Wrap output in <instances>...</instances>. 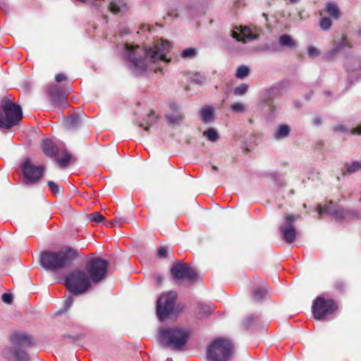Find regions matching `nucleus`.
Listing matches in <instances>:
<instances>
[{
  "mask_svg": "<svg viewBox=\"0 0 361 361\" xmlns=\"http://www.w3.org/2000/svg\"><path fill=\"white\" fill-rule=\"evenodd\" d=\"M47 92L54 104L61 108H65L67 106L66 95L59 86L52 85L49 87Z\"/></svg>",
  "mask_w": 361,
  "mask_h": 361,
  "instance_id": "nucleus-15",
  "label": "nucleus"
},
{
  "mask_svg": "<svg viewBox=\"0 0 361 361\" xmlns=\"http://www.w3.org/2000/svg\"><path fill=\"white\" fill-rule=\"evenodd\" d=\"M350 63H356L359 67H360V61L357 59H349L346 63H345V67L347 68V70L348 71H356L357 69H358V68H351L350 67Z\"/></svg>",
  "mask_w": 361,
  "mask_h": 361,
  "instance_id": "nucleus-38",
  "label": "nucleus"
},
{
  "mask_svg": "<svg viewBox=\"0 0 361 361\" xmlns=\"http://www.w3.org/2000/svg\"><path fill=\"white\" fill-rule=\"evenodd\" d=\"M350 46V44L345 37H342L337 41L334 42V48L332 49V54H335L336 52L343 49L345 47Z\"/></svg>",
  "mask_w": 361,
  "mask_h": 361,
  "instance_id": "nucleus-23",
  "label": "nucleus"
},
{
  "mask_svg": "<svg viewBox=\"0 0 361 361\" xmlns=\"http://www.w3.org/2000/svg\"><path fill=\"white\" fill-rule=\"evenodd\" d=\"M360 201H361V199L360 200Z\"/></svg>",
  "mask_w": 361,
  "mask_h": 361,
  "instance_id": "nucleus-52",
  "label": "nucleus"
},
{
  "mask_svg": "<svg viewBox=\"0 0 361 361\" xmlns=\"http://www.w3.org/2000/svg\"><path fill=\"white\" fill-rule=\"evenodd\" d=\"M72 249L59 252H44L40 255V264L47 270H56L68 266L75 257Z\"/></svg>",
  "mask_w": 361,
  "mask_h": 361,
  "instance_id": "nucleus-3",
  "label": "nucleus"
},
{
  "mask_svg": "<svg viewBox=\"0 0 361 361\" xmlns=\"http://www.w3.org/2000/svg\"><path fill=\"white\" fill-rule=\"evenodd\" d=\"M350 133L352 134L361 135V124L360 126H358L357 127L355 128H352L350 130Z\"/></svg>",
  "mask_w": 361,
  "mask_h": 361,
  "instance_id": "nucleus-47",
  "label": "nucleus"
},
{
  "mask_svg": "<svg viewBox=\"0 0 361 361\" xmlns=\"http://www.w3.org/2000/svg\"><path fill=\"white\" fill-rule=\"evenodd\" d=\"M200 114L202 121L205 123H210L214 120V109L211 106H203L200 109Z\"/></svg>",
  "mask_w": 361,
  "mask_h": 361,
  "instance_id": "nucleus-21",
  "label": "nucleus"
},
{
  "mask_svg": "<svg viewBox=\"0 0 361 361\" xmlns=\"http://www.w3.org/2000/svg\"><path fill=\"white\" fill-rule=\"evenodd\" d=\"M333 202L331 201L327 204L324 206L318 205L317 212L319 217L321 218L324 214H331L335 216L336 219L341 218L343 216V212L341 211L336 210L333 207Z\"/></svg>",
  "mask_w": 361,
  "mask_h": 361,
  "instance_id": "nucleus-17",
  "label": "nucleus"
},
{
  "mask_svg": "<svg viewBox=\"0 0 361 361\" xmlns=\"http://www.w3.org/2000/svg\"><path fill=\"white\" fill-rule=\"evenodd\" d=\"M156 121L157 117L154 115V112L152 111L147 116V120H145L143 122H141L139 126L140 127L143 128L145 130H148L152 123H155Z\"/></svg>",
  "mask_w": 361,
  "mask_h": 361,
  "instance_id": "nucleus-25",
  "label": "nucleus"
},
{
  "mask_svg": "<svg viewBox=\"0 0 361 361\" xmlns=\"http://www.w3.org/2000/svg\"><path fill=\"white\" fill-rule=\"evenodd\" d=\"M183 118V114L176 105L172 104L170 106V111L166 115V118L169 123L179 124Z\"/></svg>",
  "mask_w": 361,
  "mask_h": 361,
  "instance_id": "nucleus-16",
  "label": "nucleus"
},
{
  "mask_svg": "<svg viewBox=\"0 0 361 361\" xmlns=\"http://www.w3.org/2000/svg\"><path fill=\"white\" fill-rule=\"evenodd\" d=\"M288 1H289V2H290V4H296V3H298L300 0H288Z\"/></svg>",
  "mask_w": 361,
  "mask_h": 361,
  "instance_id": "nucleus-49",
  "label": "nucleus"
},
{
  "mask_svg": "<svg viewBox=\"0 0 361 361\" xmlns=\"http://www.w3.org/2000/svg\"><path fill=\"white\" fill-rule=\"evenodd\" d=\"M279 44L282 47H293L295 45L294 40L287 35H283L279 38Z\"/></svg>",
  "mask_w": 361,
  "mask_h": 361,
  "instance_id": "nucleus-26",
  "label": "nucleus"
},
{
  "mask_svg": "<svg viewBox=\"0 0 361 361\" xmlns=\"http://www.w3.org/2000/svg\"><path fill=\"white\" fill-rule=\"evenodd\" d=\"M290 128L287 125H281L279 126L274 136L276 139H282L288 135Z\"/></svg>",
  "mask_w": 361,
  "mask_h": 361,
  "instance_id": "nucleus-24",
  "label": "nucleus"
},
{
  "mask_svg": "<svg viewBox=\"0 0 361 361\" xmlns=\"http://www.w3.org/2000/svg\"><path fill=\"white\" fill-rule=\"evenodd\" d=\"M79 117L73 114L66 119L65 126L67 128H73L76 127L79 124Z\"/></svg>",
  "mask_w": 361,
  "mask_h": 361,
  "instance_id": "nucleus-27",
  "label": "nucleus"
},
{
  "mask_svg": "<svg viewBox=\"0 0 361 361\" xmlns=\"http://www.w3.org/2000/svg\"><path fill=\"white\" fill-rule=\"evenodd\" d=\"M171 274L176 279L193 280L196 277L195 271L184 263L173 265L171 269Z\"/></svg>",
  "mask_w": 361,
  "mask_h": 361,
  "instance_id": "nucleus-13",
  "label": "nucleus"
},
{
  "mask_svg": "<svg viewBox=\"0 0 361 361\" xmlns=\"http://www.w3.org/2000/svg\"><path fill=\"white\" fill-rule=\"evenodd\" d=\"M166 361H173L171 359L168 358Z\"/></svg>",
  "mask_w": 361,
  "mask_h": 361,
  "instance_id": "nucleus-51",
  "label": "nucleus"
},
{
  "mask_svg": "<svg viewBox=\"0 0 361 361\" xmlns=\"http://www.w3.org/2000/svg\"><path fill=\"white\" fill-rule=\"evenodd\" d=\"M168 253V248L166 247H161L158 250V255L160 257H166Z\"/></svg>",
  "mask_w": 361,
  "mask_h": 361,
  "instance_id": "nucleus-44",
  "label": "nucleus"
},
{
  "mask_svg": "<svg viewBox=\"0 0 361 361\" xmlns=\"http://www.w3.org/2000/svg\"><path fill=\"white\" fill-rule=\"evenodd\" d=\"M71 159V154L65 151L64 153L62 154L61 157L57 159V161L61 167H65L69 164Z\"/></svg>",
  "mask_w": 361,
  "mask_h": 361,
  "instance_id": "nucleus-31",
  "label": "nucleus"
},
{
  "mask_svg": "<svg viewBox=\"0 0 361 361\" xmlns=\"http://www.w3.org/2000/svg\"><path fill=\"white\" fill-rule=\"evenodd\" d=\"M332 22L330 18L324 17L322 18L319 23L320 28L323 30H328L331 27Z\"/></svg>",
  "mask_w": 361,
  "mask_h": 361,
  "instance_id": "nucleus-33",
  "label": "nucleus"
},
{
  "mask_svg": "<svg viewBox=\"0 0 361 361\" xmlns=\"http://www.w3.org/2000/svg\"><path fill=\"white\" fill-rule=\"evenodd\" d=\"M197 51L195 48L190 47L184 49L181 52V57L185 59H193L197 56Z\"/></svg>",
  "mask_w": 361,
  "mask_h": 361,
  "instance_id": "nucleus-28",
  "label": "nucleus"
},
{
  "mask_svg": "<svg viewBox=\"0 0 361 361\" xmlns=\"http://www.w3.org/2000/svg\"><path fill=\"white\" fill-rule=\"evenodd\" d=\"M233 353V346L229 340L218 338L207 348V356L211 361H228Z\"/></svg>",
  "mask_w": 361,
  "mask_h": 361,
  "instance_id": "nucleus-5",
  "label": "nucleus"
},
{
  "mask_svg": "<svg viewBox=\"0 0 361 361\" xmlns=\"http://www.w3.org/2000/svg\"><path fill=\"white\" fill-rule=\"evenodd\" d=\"M2 300L6 304H11L13 301V295L8 293L2 295Z\"/></svg>",
  "mask_w": 361,
  "mask_h": 361,
  "instance_id": "nucleus-43",
  "label": "nucleus"
},
{
  "mask_svg": "<svg viewBox=\"0 0 361 361\" xmlns=\"http://www.w3.org/2000/svg\"><path fill=\"white\" fill-rule=\"evenodd\" d=\"M231 36L238 42L244 44L258 37V33L255 30H251L247 26H235L231 31Z\"/></svg>",
  "mask_w": 361,
  "mask_h": 361,
  "instance_id": "nucleus-11",
  "label": "nucleus"
},
{
  "mask_svg": "<svg viewBox=\"0 0 361 361\" xmlns=\"http://www.w3.org/2000/svg\"><path fill=\"white\" fill-rule=\"evenodd\" d=\"M107 268V262L101 258H95L90 260L86 266L89 277L94 283H98L105 278Z\"/></svg>",
  "mask_w": 361,
  "mask_h": 361,
  "instance_id": "nucleus-7",
  "label": "nucleus"
},
{
  "mask_svg": "<svg viewBox=\"0 0 361 361\" xmlns=\"http://www.w3.org/2000/svg\"><path fill=\"white\" fill-rule=\"evenodd\" d=\"M199 307L201 310H202L203 313L206 315H209L212 312V309L210 306L206 305H200Z\"/></svg>",
  "mask_w": 361,
  "mask_h": 361,
  "instance_id": "nucleus-41",
  "label": "nucleus"
},
{
  "mask_svg": "<svg viewBox=\"0 0 361 361\" xmlns=\"http://www.w3.org/2000/svg\"><path fill=\"white\" fill-rule=\"evenodd\" d=\"M285 224L281 227L280 231L282 234L283 239L288 243H293L296 237V230L293 223L300 218L299 215H286Z\"/></svg>",
  "mask_w": 361,
  "mask_h": 361,
  "instance_id": "nucleus-12",
  "label": "nucleus"
},
{
  "mask_svg": "<svg viewBox=\"0 0 361 361\" xmlns=\"http://www.w3.org/2000/svg\"><path fill=\"white\" fill-rule=\"evenodd\" d=\"M89 219L91 221L102 222L104 217L99 212H94L89 215Z\"/></svg>",
  "mask_w": 361,
  "mask_h": 361,
  "instance_id": "nucleus-37",
  "label": "nucleus"
},
{
  "mask_svg": "<svg viewBox=\"0 0 361 361\" xmlns=\"http://www.w3.org/2000/svg\"><path fill=\"white\" fill-rule=\"evenodd\" d=\"M231 109L235 113H243L245 111V106L243 103L236 102L231 106Z\"/></svg>",
  "mask_w": 361,
  "mask_h": 361,
  "instance_id": "nucleus-36",
  "label": "nucleus"
},
{
  "mask_svg": "<svg viewBox=\"0 0 361 361\" xmlns=\"http://www.w3.org/2000/svg\"><path fill=\"white\" fill-rule=\"evenodd\" d=\"M248 85L243 83L234 88L233 92L236 95H243L245 94L248 90Z\"/></svg>",
  "mask_w": 361,
  "mask_h": 361,
  "instance_id": "nucleus-34",
  "label": "nucleus"
},
{
  "mask_svg": "<svg viewBox=\"0 0 361 361\" xmlns=\"http://www.w3.org/2000/svg\"><path fill=\"white\" fill-rule=\"evenodd\" d=\"M73 298L72 297H68L65 302V307L68 310L73 304Z\"/></svg>",
  "mask_w": 361,
  "mask_h": 361,
  "instance_id": "nucleus-46",
  "label": "nucleus"
},
{
  "mask_svg": "<svg viewBox=\"0 0 361 361\" xmlns=\"http://www.w3.org/2000/svg\"><path fill=\"white\" fill-rule=\"evenodd\" d=\"M110 11L114 14H117L121 11L120 7L116 4V2L111 1L110 4Z\"/></svg>",
  "mask_w": 361,
  "mask_h": 361,
  "instance_id": "nucleus-42",
  "label": "nucleus"
},
{
  "mask_svg": "<svg viewBox=\"0 0 361 361\" xmlns=\"http://www.w3.org/2000/svg\"><path fill=\"white\" fill-rule=\"evenodd\" d=\"M157 69H158V70H159V71H161V70L160 68H157L154 69V72H157Z\"/></svg>",
  "mask_w": 361,
  "mask_h": 361,
  "instance_id": "nucleus-50",
  "label": "nucleus"
},
{
  "mask_svg": "<svg viewBox=\"0 0 361 361\" xmlns=\"http://www.w3.org/2000/svg\"><path fill=\"white\" fill-rule=\"evenodd\" d=\"M11 342L16 346H29L32 344L31 338L24 333H14L11 336Z\"/></svg>",
  "mask_w": 361,
  "mask_h": 361,
  "instance_id": "nucleus-18",
  "label": "nucleus"
},
{
  "mask_svg": "<svg viewBox=\"0 0 361 361\" xmlns=\"http://www.w3.org/2000/svg\"><path fill=\"white\" fill-rule=\"evenodd\" d=\"M258 321V317L256 316V315H250L248 316L245 321V326L246 327H249L252 324H255V322H257Z\"/></svg>",
  "mask_w": 361,
  "mask_h": 361,
  "instance_id": "nucleus-39",
  "label": "nucleus"
},
{
  "mask_svg": "<svg viewBox=\"0 0 361 361\" xmlns=\"http://www.w3.org/2000/svg\"><path fill=\"white\" fill-rule=\"evenodd\" d=\"M325 12L334 19H338L340 16V11L338 6L333 2H329L325 5Z\"/></svg>",
  "mask_w": 361,
  "mask_h": 361,
  "instance_id": "nucleus-22",
  "label": "nucleus"
},
{
  "mask_svg": "<svg viewBox=\"0 0 361 361\" xmlns=\"http://www.w3.org/2000/svg\"><path fill=\"white\" fill-rule=\"evenodd\" d=\"M250 73V68L245 65L240 66L235 73V76L238 78L243 79L244 78L247 77Z\"/></svg>",
  "mask_w": 361,
  "mask_h": 361,
  "instance_id": "nucleus-29",
  "label": "nucleus"
},
{
  "mask_svg": "<svg viewBox=\"0 0 361 361\" xmlns=\"http://www.w3.org/2000/svg\"><path fill=\"white\" fill-rule=\"evenodd\" d=\"M307 54L309 57L314 59L320 55V51L314 46H309L307 48Z\"/></svg>",
  "mask_w": 361,
  "mask_h": 361,
  "instance_id": "nucleus-35",
  "label": "nucleus"
},
{
  "mask_svg": "<svg viewBox=\"0 0 361 361\" xmlns=\"http://www.w3.org/2000/svg\"><path fill=\"white\" fill-rule=\"evenodd\" d=\"M47 92L54 104L61 108H65L67 106L66 95L59 86L52 85L49 87Z\"/></svg>",
  "mask_w": 361,
  "mask_h": 361,
  "instance_id": "nucleus-14",
  "label": "nucleus"
},
{
  "mask_svg": "<svg viewBox=\"0 0 361 361\" xmlns=\"http://www.w3.org/2000/svg\"><path fill=\"white\" fill-rule=\"evenodd\" d=\"M48 185H49V188L50 190L54 194L56 195V194H58L60 192L59 186L56 183L50 180V181L48 182Z\"/></svg>",
  "mask_w": 361,
  "mask_h": 361,
  "instance_id": "nucleus-40",
  "label": "nucleus"
},
{
  "mask_svg": "<svg viewBox=\"0 0 361 361\" xmlns=\"http://www.w3.org/2000/svg\"><path fill=\"white\" fill-rule=\"evenodd\" d=\"M171 48V42L164 39L157 41L149 48L126 44L124 56L129 62L130 69L135 74H142L148 69L153 70L152 63L169 62L170 59L166 58V55Z\"/></svg>",
  "mask_w": 361,
  "mask_h": 361,
  "instance_id": "nucleus-1",
  "label": "nucleus"
},
{
  "mask_svg": "<svg viewBox=\"0 0 361 361\" xmlns=\"http://www.w3.org/2000/svg\"><path fill=\"white\" fill-rule=\"evenodd\" d=\"M189 336L188 330L178 326L164 327L159 331L160 343L174 350H181L186 344Z\"/></svg>",
  "mask_w": 361,
  "mask_h": 361,
  "instance_id": "nucleus-2",
  "label": "nucleus"
},
{
  "mask_svg": "<svg viewBox=\"0 0 361 361\" xmlns=\"http://www.w3.org/2000/svg\"><path fill=\"white\" fill-rule=\"evenodd\" d=\"M204 136L206 137L209 141L216 142L219 139L217 131L211 128L204 132Z\"/></svg>",
  "mask_w": 361,
  "mask_h": 361,
  "instance_id": "nucleus-30",
  "label": "nucleus"
},
{
  "mask_svg": "<svg viewBox=\"0 0 361 361\" xmlns=\"http://www.w3.org/2000/svg\"><path fill=\"white\" fill-rule=\"evenodd\" d=\"M336 130H338V131H347L348 129L345 128V126H343V125H338L337 126H336L335 128Z\"/></svg>",
  "mask_w": 361,
  "mask_h": 361,
  "instance_id": "nucleus-48",
  "label": "nucleus"
},
{
  "mask_svg": "<svg viewBox=\"0 0 361 361\" xmlns=\"http://www.w3.org/2000/svg\"><path fill=\"white\" fill-rule=\"evenodd\" d=\"M21 167L24 178L27 183H34L38 181L41 178L44 171V167L35 166L29 160L25 161L22 164Z\"/></svg>",
  "mask_w": 361,
  "mask_h": 361,
  "instance_id": "nucleus-10",
  "label": "nucleus"
},
{
  "mask_svg": "<svg viewBox=\"0 0 361 361\" xmlns=\"http://www.w3.org/2000/svg\"><path fill=\"white\" fill-rule=\"evenodd\" d=\"M23 118L20 106L8 97L0 100V128L10 129L18 124Z\"/></svg>",
  "mask_w": 361,
  "mask_h": 361,
  "instance_id": "nucleus-4",
  "label": "nucleus"
},
{
  "mask_svg": "<svg viewBox=\"0 0 361 361\" xmlns=\"http://www.w3.org/2000/svg\"><path fill=\"white\" fill-rule=\"evenodd\" d=\"M176 293L170 291L161 295L157 302V314L161 321L165 319L173 310Z\"/></svg>",
  "mask_w": 361,
  "mask_h": 361,
  "instance_id": "nucleus-8",
  "label": "nucleus"
},
{
  "mask_svg": "<svg viewBox=\"0 0 361 361\" xmlns=\"http://www.w3.org/2000/svg\"><path fill=\"white\" fill-rule=\"evenodd\" d=\"M41 147L44 154L47 157H54L59 153V149L50 139L43 140Z\"/></svg>",
  "mask_w": 361,
  "mask_h": 361,
  "instance_id": "nucleus-20",
  "label": "nucleus"
},
{
  "mask_svg": "<svg viewBox=\"0 0 361 361\" xmlns=\"http://www.w3.org/2000/svg\"><path fill=\"white\" fill-rule=\"evenodd\" d=\"M267 294V290L264 287L257 288L254 290V299L257 301L262 300Z\"/></svg>",
  "mask_w": 361,
  "mask_h": 361,
  "instance_id": "nucleus-32",
  "label": "nucleus"
},
{
  "mask_svg": "<svg viewBox=\"0 0 361 361\" xmlns=\"http://www.w3.org/2000/svg\"><path fill=\"white\" fill-rule=\"evenodd\" d=\"M337 308L332 300H326L322 297H318L312 305V313L317 319H322L329 314H332Z\"/></svg>",
  "mask_w": 361,
  "mask_h": 361,
  "instance_id": "nucleus-9",
  "label": "nucleus"
},
{
  "mask_svg": "<svg viewBox=\"0 0 361 361\" xmlns=\"http://www.w3.org/2000/svg\"><path fill=\"white\" fill-rule=\"evenodd\" d=\"M90 278L85 271L75 270L66 277L65 284L75 295L84 293L91 286Z\"/></svg>",
  "mask_w": 361,
  "mask_h": 361,
  "instance_id": "nucleus-6",
  "label": "nucleus"
},
{
  "mask_svg": "<svg viewBox=\"0 0 361 361\" xmlns=\"http://www.w3.org/2000/svg\"><path fill=\"white\" fill-rule=\"evenodd\" d=\"M3 354L5 357L10 358L11 356L15 357L16 361H28L29 357L27 354L21 350L16 348H9L4 350Z\"/></svg>",
  "mask_w": 361,
  "mask_h": 361,
  "instance_id": "nucleus-19",
  "label": "nucleus"
},
{
  "mask_svg": "<svg viewBox=\"0 0 361 361\" xmlns=\"http://www.w3.org/2000/svg\"><path fill=\"white\" fill-rule=\"evenodd\" d=\"M55 79L56 82H61L65 80H66V76L63 73H59L56 75Z\"/></svg>",
  "mask_w": 361,
  "mask_h": 361,
  "instance_id": "nucleus-45",
  "label": "nucleus"
}]
</instances>
